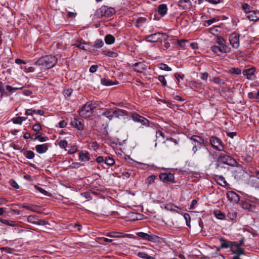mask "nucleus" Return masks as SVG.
Wrapping results in <instances>:
<instances>
[{
	"label": "nucleus",
	"mask_w": 259,
	"mask_h": 259,
	"mask_svg": "<svg viewBox=\"0 0 259 259\" xmlns=\"http://www.w3.org/2000/svg\"><path fill=\"white\" fill-rule=\"evenodd\" d=\"M103 54L107 56L115 58L118 56V54L116 52L111 51H104Z\"/></svg>",
	"instance_id": "c9c22d12"
},
{
	"label": "nucleus",
	"mask_w": 259,
	"mask_h": 259,
	"mask_svg": "<svg viewBox=\"0 0 259 259\" xmlns=\"http://www.w3.org/2000/svg\"><path fill=\"white\" fill-rule=\"evenodd\" d=\"M7 93L5 91V89L4 86V83L0 81V95L1 97L2 98L3 96L6 95Z\"/></svg>",
	"instance_id": "a19ab883"
},
{
	"label": "nucleus",
	"mask_w": 259,
	"mask_h": 259,
	"mask_svg": "<svg viewBox=\"0 0 259 259\" xmlns=\"http://www.w3.org/2000/svg\"><path fill=\"white\" fill-rule=\"evenodd\" d=\"M184 218H185V219L186 220L187 225L188 226H189L190 221V217L189 214L187 213H185L184 214Z\"/></svg>",
	"instance_id": "e2e57ef3"
},
{
	"label": "nucleus",
	"mask_w": 259,
	"mask_h": 259,
	"mask_svg": "<svg viewBox=\"0 0 259 259\" xmlns=\"http://www.w3.org/2000/svg\"><path fill=\"white\" fill-rule=\"evenodd\" d=\"M157 11L162 17H163L167 13V7L166 5L163 4L159 5L157 8Z\"/></svg>",
	"instance_id": "b1692460"
},
{
	"label": "nucleus",
	"mask_w": 259,
	"mask_h": 259,
	"mask_svg": "<svg viewBox=\"0 0 259 259\" xmlns=\"http://www.w3.org/2000/svg\"><path fill=\"white\" fill-rule=\"evenodd\" d=\"M155 176L154 175H151L150 176L148 179L147 181L149 184H152L154 182V180L155 179Z\"/></svg>",
	"instance_id": "338daca9"
},
{
	"label": "nucleus",
	"mask_w": 259,
	"mask_h": 259,
	"mask_svg": "<svg viewBox=\"0 0 259 259\" xmlns=\"http://www.w3.org/2000/svg\"><path fill=\"white\" fill-rule=\"evenodd\" d=\"M132 118L135 121L140 122L143 125H146L149 122L148 119H146L143 116H140V115L136 113H134L133 114Z\"/></svg>",
	"instance_id": "f8f14e48"
},
{
	"label": "nucleus",
	"mask_w": 259,
	"mask_h": 259,
	"mask_svg": "<svg viewBox=\"0 0 259 259\" xmlns=\"http://www.w3.org/2000/svg\"><path fill=\"white\" fill-rule=\"evenodd\" d=\"M178 6L183 10L189 11L192 7V3L190 0H180L178 2Z\"/></svg>",
	"instance_id": "9b49d317"
},
{
	"label": "nucleus",
	"mask_w": 259,
	"mask_h": 259,
	"mask_svg": "<svg viewBox=\"0 0 259 259\" xmlns=\"http://www.w3.org/2000/svg\"><path fill=\"white\" fill-rule=\"evenodd\" d=\"M35 149L37 153L42 154L45 153L48 149V144H43L35 146Z\"/></svg>",
	"instance_id": "6ab92c4d"
},
{
	"label": "nucleus",
	"mask_w": 259,
	"mask_h": 259,
	"mask_svg": "<svg viewBox=\"0 0 259 259\" xmlns=\"http://www.w3.org/2000/svg\"><path fill=\"white\" fill-rule=\"evenodd\" d=\"M137 235L138 237L144 240L152 241L153 242H160L161 240V238L158 236L153 234H149L142 232L137 233Z\"/></svg>",
	"instance_id": "6e6552de"
},
{
	"label": "nucleus",
	"mask_w": 259,
	"mask_h": 259,
	"mask_svg": "<svg viewBox=\"0 0 259 259\" xmlns=\"http://www.w3.org/2000/svg\"><path fill=\"white\" fill-rule=\"evenodd\" d=\"M216 39V42L217 44L222 48V49H224L226 50H228V52H229V48L228 46L226 45V41L225 40V39L221 36H218L215 38Z\"/></svg>",
	"instance_id": "a211bd4d"
},
{
	"label": "nucleus",
	"mask_w": 259,
	"mask_h": 259,
	"mask_svg": "<svg viewBox=\"0 0 259 259\" xmlns=\"http://www.w3.org/2000/svg\"><path fill=\"white\" fill-rule=\"evenodd\" d=\"M214 213L215 217L218 219L223 220L225 217V214L219 210L215 211Z\"/></svg>",
	"instance_id": "58836bf2"
},
{
	"label": "nucleus",
	"mask_w": 259,
	"mask_h": 259,
	"mask_svg": "<svg viewBox=\"0 0 259 259\" xmlns=\"http://www.w3.org/2000/svg\"><path fill=\"white\" fill-rule=\"evenodd\" d=\"M158 80L162 83V85L164 87L166 86L167 81L165 78L164 76L163 75H159L158 76Z\"/></svg>",
	"instance_id": "c03bdc74"
},
{
	"label": "nucleus",
	"mask_w": 259,
	"mask_h": 259,
	"mask_svg": "<svg viewBox=\"0 0 259 259\" xmlns=\"http://www.w3.org/2000/svg\"><path fill=\"white\" fill-rule=\"evenodd\" d=\"M156 137L157 140H158L159 141H162L164 140V135L161 131H158L156 133ZM164 141H163L164 142Z\"/></svg>",
	"instance_id": "e433bc0d"
},
{
	"label": "nucleus",
	"mask_w": 259,
	"mask_h": 259,
	"mask_svg": "<svg viewBox=\"0 0 259 259\" xmlns=\"http://www.w3.org/2000/svg\"><path fill=\"white\" fill-rule=\"evenodd\" d=\"M165 208L167 210L177 211V212L180 209V208L179 207H178V206H177L171 203L166 204L165 205Z\"/></svg>",
	"instance_id": "473e14b6"
},
{
	"label": "nucleus",
	"mask_w": 259,
	"mask_h": 259,
	"mask_svg": "<svg viewBox=\"0 0 259 259\" xmlns=\"http://www.w3.org/2000/svg\"><path fill=\"white\" fill-rule=\"evenodd\" d=\"M91 102H88L79 111V115L83 118H88L92 116L95 108Z\"/></svg>",
	"instance_id": "20e7f679"
},
{
	"label": "nucleus",
	"mask_w": 259,
	"mask_h": 259,
	"mask_svg": "<svg viewBox=\"0 0 259 259\" xmlns=\"http://www.w3.org/2000/svg\"><path fill=\"white\" fill-rule=\"evenodd\" d=\"M247 17L250 21L256 22L259 20V11L252 10L251 12L248 13Z\"/></svg>",
	"instance_id": "f3484780"
},
{
	"label": "nucleus",
	"mask_w": 259,
	"mask_h": 259,
	"mask_svg": "<svg viewBox=\"0 0 259 259\" xmlns=\"http://www.w3.org/2000/svg\"><path fill=\"white\" fill-rule=\"evenodd\" d=\"M0 222L9 226L15 227L17 225L15 221L0 218Z\"/></svg>",
	"instance_id": "cd10ccee"
},
{
	"label": "nucleus",
	"mask_w": 259,
	"mask_h": 259,
	"mask_svg": "<svg viewBox=\"0 0 259 259\" xmlns=\"http://www.w3.org/2000/svg\"><path fill=\"white\" fill-rule=\"evenodd\" d=\"M218 161L231 166H235L237 164V161L234 158L223 153H221L219 155Z\"/></svg>",
	"instance_id": "0eeeda50"
},
{
	"label": "nucleus",
	"mask_w": 259,
	"mask_h": 259,
	"mask_svg": "<svg viewBox=\"0 0 259 259\" xmlns=\"http://www.w3.org/2000/svg\"><path fill=\"white\" fill-rule=\"evenodd\" d=\"M210 50L212 52L215 54L219 52H220L221 53H227L229 52L228 50H226L224 49H222V48L220 46H218L216 45L212 46L210 47Z\"/></svg>",
	"instance_id": "a878e982"
},
{
	"label": "nucleus",
	"mask_w": 259,
	"mask_h": 259,
	"mask_svg": "<svg viewBox=\"0 0 259 259\" xmlns=\"http://www.w3.org/2000/svg\"><path fill=\"white\" fill-rule=\"evenodd\" d=\"M105 41L106 44L111 45L115 41L114 37L111 34H108L105 37Z\"/></svg>",
	"instance_id": "7c9ffc66"
},
{
	"label": "nucleus",
	"mask_w": 259,
	"mask_h": 259,
	"mask_svg": "<svg viewBox=\"0 0 259 259\" xmlns=\"http://www.w3.org/2000/svg\"><path fill=\"white\" fill-rule=\"evenodd\" d=\"M35 188L38 190L39 192H40L41 193L45 195H48V192L47 191H46L45 190H44V189L40 188V187H39L38 186H34Z\"/></svg>",
	"instance_id": "680f3d73"
},
{
	"label": "nucleus",
	"mask_w": 259,
	"mask_h": 259,
	"mask_svg": "<svg viewBox=\"0 0 259 259\" xmlns=\"http://www.w3.org/2000/svg\"><path fill=\"white\" fill-rule=\"evenodd\" d=\"M79 160L81 161H89L90 160L89 153L88 152L85 153L82 152L80 153Z\"/></svg>",
	"instance_id": "72a5a7b5"
},
{
	"label": "nucleus",
	"mask_w": 259,
	"mask_h": 259,
	"mask_svg": "<svg viewBox=\"0 0 259 259\" xmlns=\"http://www.w3.org/2000/svg\"><path fill=\"white\" fill-rule=\"evenodd\" d=\"M244 240H245L244 237H242L241 238L240 242H238V243L235 242H233V246H236L237 247H240V246L243 245L244 242Z\"/></svg>",
	"instance_id": "37998d69"
},
{
	"label": "nucleus",
	"mask_w": 259,
	"mask_h": 259,
	"mask_svg": "<svg viewBox=\"0 0 259 259\" xmlns=\"http://www.w3.org/2000/svg\"><path fill=\"white\" fill-rule=\"evenodd\" d=\"M35 154L32 151H27L25 154V156L28 159H32L34 157Z\"/></svg>",
	"instance_id": "8fccbe9b"
},
{
	"label": "nucleus",
	"mask_w": 259,
	"mask_h": 259,
	"mask_svg": "<svg viewBox=\"0 0 259 259\" xmlns=\"http://www.w3.org/2000/svg\"><path fill=\"white\" fill-rule=\"evenodd\" d=\"M209 143L211 146L216 150L219 151H223L224 150V145L222 141L215 136H211L209 138Z\"/></svg>",
	"instance_id": "39448f33"
},
{
	"label": "nucleus",
	"mask_w": 259,
	"mask_h": 259,
	"mask_svg": "<svg viewBox=\"0 0 259 259\" xmlns=\"http://www.w3.org/2000/svg\"><path fill=\"white\" fill-rule=\"evenodd\" d=\"M192 141L193 147L192 151L193 155L199 157H203L207 153H210L204 144V140L197 135H193L190 137Z\"/></svg>",
	"instance_id": "f257e3e1"
},
{
	"label": "nucleus",
	"mask_w": 259,
	"mask_h": 259,
	"mask_svg": "<svg viewBox=\"0 0 259 259\" xmlns=\"http://www.w3.org/2000/svg\"><path fill=\"white\" fill-rule=\"evenodd\" d=\"M242 9L244 11L245 13L247 15L249 12H251L252 11L250 10V6L248 4L245 3L242 5Z\"/></svg>",
	"instance_id": "49530a36"
},
{
	"label": "nucleus",
	"mask_w": 259,
	"mask_h": 259,
	"mask_svg": "<svg viewBox=\"0 0 259 259\" xmlns=\"http://www.w3.org/2000/svg\"><path fill=\"white\" fill-rule=\"evenodd\" d=\"M241 207L245 209H247L249 211H254L255 210V206L249 203V202L247 200H242L241 201Z\"/></svg>",
	"instance_id": "dca6fc26"
},
{
	"label": "nucleus",
	"mask_w": 259,
	"mask_h": 259,
	"mask_svg": "<svg viewBox=\"0 0 259 259\" xmlns=\"http://www.w3.org/2000/svg\"><path fill=\"white\" fill-rule=\"evenodd\" d=\"M106 236L109 237L119 238L123 237V233L118 232H111L107 233Z\"/></svg>",
	"instance_id": "c756f323"
},
{
	"label": "nucleus",
	"mask_w": 259,
	"mask_h": 259,
	"mask_svg": "<svg viewBox=\"0 0 259 259\" xmlns=\"http://www.w3.org/2000/svg\"><path fill=\"white\" fill-rule=\"evenodd\" d=\"M137 255L140 258L143 259H147V257L149 255H148L147 253L145 252H139L137 253Z\"/></svg>",
	"instance_id": "4d7b16f0"
},
{
	"label": "nucleus",
	"mask_w": 259,
	"mask_h": 259,
	"mask_svg": "<svg viewBox=\"0 0 259 259\" xmlns=\"http://www.w3.org/2000/svg\"><path fill=\"white\" fill-rule=\"evenodd\" d=\"M159 179L163 182H173L174 180V176L170 174L161 173L159 175Z\"/></svg>",
	"instance_id": "ddd939ff"
},
{
	"label": "nucleus",
	"mask_w": 259,
	"mask_h": 259,
	"mask_svg": "<svg viewBox=\"0 0 259 259\" xmlns=\"http://www.w3.org/2000/svg\"><path fill=\"white\" fill-rule=\"evenodd\" d=\"M178 44L181 47H186V44H189V42L187 40H179L178 41Z\"/></svg>",
	"instance_id": "13d9d810"
},
{
	"label": "nucleus",
	"mask_w": 259,
	"mask_h": 259,
	"mask_svg": "<svg viewBox=\"0 0 259 259\" xmlns=\"http://www.w3.org/2000/svg\"><path fill=\"white\" fill-rule=\"evenodd\" d=\"M99 240H101V241H103L104 242V243H102L104 244V245H106L107 243H110V242H111L112 241V239H108V238H104V237L100 238Z\"/></svg>",
	"instance_id": "bf43d9fd"
},
{
	"label": "nucleus",
	"mask_w": 259,
	"mask_h": 259,
	"mask_svg": "<svg viewBox=\"0 0 259 259\" xmlns=\"http://www.w3.org/2000/svg\"><path fill=\"white\" fill-rule=\"evenodd\" d=\"M48 224V222L47 221H46L44 220H39V219H37V222L36 224V225H42V226L46 225Z\"/></svg>",
	"instance_id": "052dcab7"
},
{
	"label": "nucleus",
	"mask_w": 259,
	"mask_h": 259,
	"mask_svg": "<svg viewBox=\"0 0 259 259\" xmlns=\"http://www.w3.org/2000/svg\"><path fill=\"white\" fill-rule=\"evenodd\" d=\"M239 34L236 32H233L229 36V41L232 48L237 49L240 46Z\"/></svg>",
	"instance_id": "1a4fd4ad"
},
{
	"label": "nucleus",
	"mask_w": 259,
	"mask_h": 259,
	"mask_svg": "<svg viewBox=\"0 0 259 259\" xmlns=\"http://www.w3.org/2000/svg\"><path fill=\"white\" fill-rule=\"evenodd\" d=\"M159 68L161 70H165V71H171V69L166 64H160L159 65Z\"/></svg>",
	"instance_id": "de8ad7c7"
},
{
	"label": "nucleus",
	"mask_w": 259,
	"mask_h": 259,
	"mask_svg": "<svg viewBox=\"0 0 259 259\" xmlns=\"http://www.w3.org/2000/svg\"><path fill=\"white\" fill-rule=\"evenodd\" d=\"M104 45L103 41L101 39H98L96 41L95 47L96 48H101Z\"/></svg>",
	"instance_id": "603ef678"
},
{
	"label": "nucleus",
	"mask_w": 259,
	"mask_h": 259,
	"mask_svg": "<svg viewBox=\"0 0 259 259\" xmlns=\"http://www.w3.org/2000/svg\"><path fill=\"white\" fill-rule=\"evenodd\" d=\"M255 69L254 67H251L250 68L245 69L243 71L242 74L243 75L246 76V78L251 80H253L255 79L256 76L255 75Z\"/></svg>",
	"instance_id": "9d476101"
},
{
	"label": "nucleus",
	"mask_w": 259,
	"mask_h": 259,
	"mask_svg": "<svg viewBox=\"0 0 259 259\" xmlns=\"http://www.w3.org/2000/svg\"><path fill=\"white\" fill-rule=\"evenodd\" d=\"M26 119V117L19 116L12 118V121L14 124H21Z\"/></svg>",
	"instance_id": "2f4dec72"
},
{
	"label": "nucleus",
	"mask_w": 259,
	"mask_h": 259,
	"mask_svg": "<svg viewBox=\"0 0 259 259\" xmlns=\"http://www.w3.org/2000/svg\"><path fill=\"white\" fill-rule=\"evenodd\" d=\"M58 145L61 148H65L68 145L67 141L65 140H61L59 143Z\"/></svg>",
	"instance_id": "09e8293b"
},
{
	"label": "nucleus",
	"mask_w": 259,
	"mask_h": 259,
	"mask_svg": "<svg viewBox=\"0 0 259 259\" xmlns=\"http://www.w3.org/2000/svg\"><path fill=\"white\" fill-rule=\"evenodd\" d=\"M102 115L107 117L109 120H111L114 117L113 115V109L108 108L105 109V110L102 113Z\"/></svg>",
	"instance_id": "393cba45"
},
{
	"label": "nucleus",
	"mask_w": 259,
	"mask_h": 259,
	"mask_svg": "<svg viewBox=\"0 0 259 259\" xmlns=\"http://www.w3.org/2000/svg\"><path fill=\"white\" fill-rule=\"evenodd\" d=\"M237 249L236 250H233L232 248H231V251L232 253L234 254H236V256H239L241 255H243L245 253V250L243 248H240V247H237Z\"/></svg>",
	"instance_id": "c85d7f7f"
},
{
	"label": "nucleus",
	"mask_w": 259,
	"mask_h": 259,
	"mask_svg": "<svg viewBox=\"0 0 259 259\" xmlns=\"http://www.w3.org/2000/svg\"><path fill=\"white\" fill-rule=\"evenodd\" d=\"M115 12V11L113 8L103 6L96 11L95 15L98 18L103 17H109L113 15Z\"/></svg>",
	"instance_id": "7ed1b4c3"
},
{
	"label": "nucleus",
	"mask_w": 259,
	"mask_h": 259,
	"mask_svg": "<svg viewBox=\"0 0 259 259\" xmlns=\"http://www.w3.org/2000/svg\"><path fill=\"white\" fill-rule=\"evenodd\" d=\"M77 151V147L76 145L71 146L70 149L68 151V153L71 154L75 153Z\"/></svg>",
	"instance_id": "864d4df0"
},
{
	"label": "nucleus",
	"mask_w": 259,
	"mask_h": 259,
	"mask_svg": "<svg viewBox=\"0 0 259 259\" xmlns=\"http://www.w3.org/2000/svg\"><path fill=\"white\" fill-rule=\"evenodd\" d=\"M10 183L11 186L15 189H18L19 188V185H18L17 182L16 181H15L14 180H11L10 181Z\"/></svg>",
	"instance_id": "69168bd1"
},
{
	"label": "nucleus",
	"mask_w": 259,
	"mask_h": 259,
	"mask_svg": "<svg viewBox=\"0 0 259 259\" xmlns=\"http://www.w3.org/2000/svg\"><path fill=\"white\" fill-rule=\"evenodd\" d=\"M220 240L221 242L220 247L221 248H228L233 246V242L227 241L223 237L220 238Z\"/></svg>",
	"instance_id": "aec40b11"
},
{
	"label": "nucleus",
	"mask_w": 259,
	"mask_h": 259,
	"mask_svg": "<svg viewBox=\"0 0 259 259\" xmlns=\"http://www.w3.org/2000/svg\"><path fill=\"white\" fill-rule=\"evenodd\" d=\"M37 219H38L36 218V217L35 215H29L28 217L27 220L29 223H31L36 225Z\"/></svg>",
	"instance_id": "ea45409f"
},
{
	"label": "nucleus",
	"mask_w": 259,
	"mask_h": 259,
	"mask_svg": "<svg viewBox=\"0 0 259 259\" xmlns=\"http://www.w3.org/2000/svg\"><path fill=\"white\" fill-rule=\"evenodd\" d=\"M41 129V127L39 123H36L32 126V130L35 132H39Z\"/></svg>",
	"instance_id": "6e6d98bb"
},
{
	"label": "nucleus",
	"mask_w": 259,
	"mask_h": 259,
	"mask_svg": "<svg viewBox=\"0 0 259 259\" xmlns=\"http://www.w3.org/2000/svg\"><path fill=\"white\" fill-rule=\"evenodd\" d=\"M36 113V110L33 109H27L25 112L26 115H32L34 113Z\"/></svg>",
	"instance_id": "0e129e2a"
},
{
	"label": "nucleus",
	"mask_w": 259,
	"mask_h": 259,
	"mask_svg": "<svg viewBox=\"0 0 259 259\" xmlns=\"http://www.w3.org/2000/svg\"><path fill=\"white\" fill-rule=\"evenodd\" d=\"M105 163L109 166H112L114 164L115 161L110 157H106L105 159Z\"/></svg>",
	"instance_id": "4c0bfd02"
},
{
	"label": "nucleus",
	"mask_w": 259,
	"mask_h": 259,
	"mask_svg": "<svg viewBox=\"0 0 259 259\" xmlns=\"http://www.w3.org/2000/svg\"><path fill=\"white\" fill-rule=\"evenodd\" d=\"M212 258V259H225V257L223 255L218 253H216V255L213 256Z\"/></svg>",
	"instance_id": "774afa93"
},
{
	"label": "nucleus",
	"mask_w": 259,
	"mask_h": 259,
	"mask_svg": "<svg viewBox=\"0 0 259 259\" xmlns=\"http://www.w3.org/2000/svg\"><path fill=\"white\" fill-rule=\"evenodd\" d=\"M213 81L219 85H224L226 84L225 82L221 79L219 77H216L213 78Z\"/></svg>",
	"instance_id": "79ce46f5"
},
{
	"label": "nucleus",
	"mask_w": 259,
	"mask_h": 259,
	"mask_svg": "<svg viewBox=\"0 0 259 259\" xmlns=\"http://www.w3.org/2000/svg\"><path fill=\"white\" fill-rule=\"evenodd\" d=\"M101 82L103 85H106V86L112 85L116 84L115 82H113L112 80H109L106 78H102L101 79Z\"/></svg>",
	"instance_id": "f704fd0d"
},
{
	"label": "nucleus",
	"mask_w": 259,
	"mask_h": 259,
	"mask_svg": "<svg viewBox=\"0 0 259 259\" xmlns=\"http://www.w3.org/2000/svg\"><path fill=\"white\" fill-rule=\"evenodd\" d=\"M227 197L229 200L235 202H237L239 200V196L235 192L233 191L228 192Z\"/></svg>",
	"instance_id": "5701e85b"
},
{
	"label": "nucleus",
	"mask_w": 259,
	"mask_h": 259,
	"mask_svg": "<svg viewBox=\"0 0 259 259\" xmlns=\"http://www.w3.org/2000/svg\"><path fill=\"white\" fill-rule=\"evenodd\" d=\"M163 38L164 40H167L168 36L166 33L156 32L145 36V40L147 41L151 42H156L161 38Z\"/></svg>",
	"instance_id": "423d86ee"
},
{
	"label": "nucleus",
	"mask_w": 259,
	"mask_h": 259,
	"mask_svg": "<svg viewBox=\"0 0 259 259\" xmlns=\"http://www.w3.org/2000/svg\"><path fill=\"white\" fill-rule=\"evenodd\" d=\"M71 124L73 127L76 128L78 130H82L84 128L83 124L81 121L76 118H74L71 121Z\"/></svg>",
	"instance_id": "4be33fe9"
},
{
	"label": "nucleus",
	"mask_w": 259,
	"mask_h": 259,
	"mask_svg": "<svg viewBox=\"0 0 259 259\" xmlns=\"http://www.w3.org/2000/svg\"><path fill=\"white\" fill-rule=\"evenodd\" d=\"M6 88L8 91L11 93H13L14 91L21 89V88L12 87L9 85H6Z\"/></svg>",
	"instance_id": "3c124183"
},
{
	"label": "nucleus",
	"mask_w": 259,
	"mask_h": 259,
	"mask_svg": "<svg viewBox=\"0 0 259 259\" xmlns=\"http://www.w3.org/2000/svg\"><path fill=\"white\" fill-rule=\"evenodd\" d=\"M21 207L23 208H25L27 209L31 210L32 211H35V210L34 209V208L36 206H34V205H26L23 204V205H22Z\"/></svg>",
	"instance_id": "5fc2aeb1"
},
{
	"label": "nucleus",
	"mask_w": 259,
	"mask_h": 259,
	"mask_svg": "<svg viewBox=\"0 0 259 259\" xmlns=\"http://www.w3.org/2000/svg\"><path fill=\"white\" fill-rule=\"evenodd\" d=\"M74 45L84 51H90L92 50L91 46L84 41H77Z\"/></svg>",
	"instance_id": "2eb2a0df"
},
{
	"label": "nucleus",
	"mask_w": 259,
	"mask_h": 259,
	"mask_svg": "<svg viewBox=\"0 0 259 259\" xmlns=\"http://www.w3.org/2000/svg\"><path fill=\"white\" fill-rule=\"evenodd\" d=\"M57 63V59L54 56L46 55L40 57L34 64L40 67L41 71L53 67Z\"/></svg>",
	"instance_id": "f03ea898"
},
{
	"label": "nucleus",
	"mask_w": 259,
	"mask_h": 259,
	"mask_svg": "<svg viewBox=\"0 0 259 259\" xmlns=\"http://www.w3.org/2000/svg\"><path fill=\"white\" fill-rule=\"evenodd\" d=\"M127 115V112L118 108L113 109V115L115 117L120 118Z\"/></svg>",
	"instance_id": "412c9836"
},
{
	"label": "nucleus",
	"mask_w": 259,
	"mask_h": 259,
	"mask_svg": "<svg viewBox=\"0 0 259 259\" xmlns=\"http://www.w3.org/2000/svg\"><path fill=\"white\" fill-rule=\"evenodd\" d=\"M230 72L233 74L239 75L241 73V70L238 68H232L230 69Z\"/></svg>",
	"instance_id": "a18cd8bd"
},
{
	"label": "nucleus",
	"mask_w": 259,
	"mask_h": 259,
	"mask_svg": "<svg viewBox=\"0 0 259 259\" xmlns=\"http://www.w3.org/2000/svg\"><path fill=\"white\" fill-rule=\"evenodd\" d=\"M133 69L139 73H143L147 70L146 65L143 62H137L133 64Z\"/></svg>",
	"instance_id": "4468645a"
},
{
	"label": "nucleus",
	"mask_w": 259,
	"mask_h": 259,
	"mask_svg": "<svg viewBox=\"0 0 259 259\" xmlns=\"http://www.w3.org/2000/svg\"><path fill=\"white\" fill-rule=\"evenodd\" d=\"M147 19L145 17H139L136 20V26L139 28L142 26L146 22Z\"/></svg>",
	"instance_id": "bb28decb"
}]
</instances>
